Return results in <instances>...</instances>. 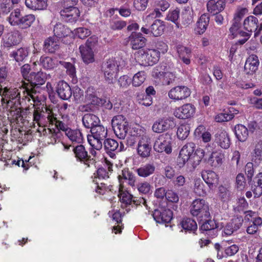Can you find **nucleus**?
Listing matches in <instances>:
<instances>
[{
  "instance_id": "f257e3e1",
  "label": "nucleus",
  "mask_w": 262,
  "mask_h": 262,
  "mask_svg": "<svg viewBox=\"0 0 262 262\" xmlns=\"http://www.w3.org/2000/svg\"><path fill=\"white\" fill-rule=\"evenodd\" d=\"M0 96L3 104H6V108L9 112L8 115L13 120H17L21 116L20 107V92L16 88H0Z\"/></svg>"
},
{
  "instance_id": "f03ea898",
  "label": "nucleus",
  "mask_w": 262,
  "mask_h": 262,
  "mask_svg": "<svg viewBox=\"0 0 262 262\" xmlns=\"http://www.w3.org/2000/svg\"><path fill=\"white\" fill-rule=\"evenodd\" d=\"M46 113L48 122L52 125H55L58 128L64 131L66 135L72 142L81 143L82 141L83 136L79 130L68 128L64 123L58 120L53 110L47 109Z\"/></svg>"
},
{
  "instance_id": "7ed1b4c3",
  "label": "nucleus",
  "mask_w": 262,
  "mask_h": 262,
  "mask_svg": "<svg viewBox=\"0 0 262 262\" xmlns=\"http://www.w3.org/2000/svg\"><path fill=\"white\" fill-rule=\"evenodd\" d=\"M125 66L124 61L119 58L109 59L103 69L105 80L108 83H114L119 70Z\"/></svg>"
},
{
  "instance_id": "20e7f679",
  "label": "nucleus",
  "mask_w": 262,
  "mask_h": 262,
  "mask_svg": "<svg viewBox=\"0 0 262 262\" xmlns=\"http://www.w3.org/2000/svg\"><path fill=\"white\" fill-rule=\"evenodd\" d=\"M91 135L87 136L90 145L96 150H100L102 147V143L107 135V129L103 126L96 125L91 130Z\"/></svg>"
},
{
  "instance_id": "39448f33",
  "label": "nucleus",
  "mask_w": 262,
  "mask_h": 262,
  "mask_svg": "<svg viewBox=\"0 0 262 262\" xmlns=\"http://www.w3.org/2000/svg\"><path fill=\"white\" fill-rule=\"evenodd\" d=\"M159 58L158 52L153 49H142L135 53L137 61L144 66H152L158 61Z\"/></svg>"
},
{
  "instance_id": "423d86ee",
  "label": "nucleus",
  "mask_w": 262,
  "mask_h": 262,
  "mask_svg": "<svg viewBox=\"0 0 262 262\" xmlns=\"http://www.w3.org/2000/svg\"><path fill=\"white\" fill-rule=\"evenodd\" d=\"M190 213L200 221L205 220L210 215L209 205L203 199H196L191 204Z\"/></svg>"
},
{
  "instance_id": "0eeeda50",
  "label": "nucleus",
  "mask_w": 262,
  "mask_h": 262,
  "mask_svg": "<svg viewBox=\"0 0 262 262\" xmlns=\"http://www.w3.org/2000/svg\"><path fill=\"white\" fill-rule=\"evenodd\" d=\"M30 66L28 64H24L21 68V73L23 78L25 81L21 80L19 83V87L20 89L23 90V93L26 99H28L29 101L32 99L33 101H35V93L33 92L32 89V84L30 83Z\"/></svg>"
},
{
  "instance_id": "6e6552de",
  "label": "nucleus",
  "mask_w": 262,
  "mask_h": 262,
  "mask_svg": "<svg viewBox=\"0 0 262 262\" xmlns=\"http://www.w3.org/2000/svg\"><path fill=\"white\" fill-rule=\"evenodd\" d=\"M112 124L116 136L120 139H124L128 130V123L127 119L122 115L114 117Z\"/></svg>"
},
{
  "instance_id": "1a4fd4ad",
  "label": "nucleus",
  "mask_w": 262,
  "mask_h": 262,
  "mask_svg": "<svg viewBox=\"0 0 262 262\" xmlns=\"http://www.w3.org/2000/svg\"><path fill=\"white\" fill-rule=\"evenodd\" d=\"M154 150L158 152H165L170 154L172 152V139L168 135H161L155 140Z\"/></svg>"
},
{
  "instance_id": "9d476101",
  "label": "nucleus",
  "mask_w": 262,
  "mask_h": 262,
  "mask_svg": "<svg viewBox=\"0 0 262 262\" xmlns=\"http://www.w3.org/2000/svg\"><path fill=\"white\" fill-rule=\"evenodd\" d=\"M196 113V107L191 103H185L173 109V116L180 119H187L193 118Z\"/></svg>"
},
{
  "instance_id": "9b49d317",
  "label": "nucleus",
  "mask_w": 262,
  "mask_h": 262,
  "mask_svg": "<svg viewBox=\"0 0 262 262\" xmlns=\"http://www.w3.org/2000/svg\"><path fill=\"white\" fill-rule=\"evenodd\" d=\"M176 125L175 119L172 117H165L157 119L153 124L152 129L156 133H161Z\"/></svg>"
},
{
  "instance_id": "f8f14e48",
  "label": "nucleus",
  "mask_w": 262,
  "mask_h": 262,
  "mask_svg": "<svg viewBox=\"0 0 262 262\" xmlns=\"http://www.w3.org/2000/svg\"><path fill=\"white\" fill-rule=\"evenodd\" d=\"M195 145L193 143H188L183 146L177 160V165L179 168L184 167L195 150Z\"/></svg>"
},
{
  "instance_id": "ddd939ff",
  "label": "nucleus",
  "mask_w": 262,
  "mask_h": 262,
  "mask_svg": "<svg viewBox=\"0 0 262 262\" xmlns=\"http://www.w3.org/2000/svg\"><path fill=\"white\" fill-rule=\"evenodd\" d=\"M224 159V154L220 150H215L206 154L205 161L212 167L219 168L223 164Z\"/></svg>"
},
{
  "instance_id": "4468645a",
  "label": "nucleus",
  "mask_w": 262,
  "mask_h": 262,
  "mask_svg": "<svg viewBox=\"0 0 262 262\" xmlns=\"http://www.w3.org/2000/svg\"><path fill=\"white\" fill-rule=\"evenodd\" d=\"M151 150V139L149 136L139 138L137 151L142 158H147L150 155Z\"/></svg>"
},
{
  "instance_id": "2eb2a0df",
  "label": "nucleus",
  "mask_w": 262,
  "mask_h": 262,
  "mask_svg": "<svg viewBox=\"0 0 262 262\" xmlns=\"http://www.w3.org/2000/svg\"><path fill=\"white\" fill-rule=\"evenodd\" d=\"M190 94V90L187 87L177 86L172 88L168 92V96L170 99L176 101L187 98Z\"/></svg>"
},
{
  "instance_id": "dca6fc26",
  "label": "nucleus",
  "mask_w": 262,
  "mask_h": 262,
  "mask_svg": "<svg viewBox=\"0 0 262 262\" xmlns=\"http://www.w3.org/2000/svg\"><path fill=\"white\" fill-rule=\"evenodd\" d=\"M170 7V4L167 0H159L156 4V8L154 10L147 15L143 20L145 22L149 23L151 20L162 16V12L165 11Z\"/></svg>"
},
{
  "instance_id": "f3484780",
  "label": "nucleus",
  "mask_w": 262,
  "mask_h": 262,
  "mask_svg": "<svg viewBox=\"0 0 262 262\" xmlns=\"http://www.w3.org/2000/svg\"><path fill=\"white\" fill-rule=\"evenodd\" d=\"M91 39L87 40L85 44L81 45L79 48V52L83 61L85 63H92L95 60L94 53L91 45Z\"/></svg>"
},
{
  "instance_id": "a211bd4d",
  "label": "nucleus",
  "mask_w": 262,
  "mask_h": 262,
  "mask_svg": "<svg viewBox=\"0 0 262 262\" xmlns=\"http://www.w3.org/2000/svg\"><path fill=\"white\" fill-rule=\"evenodd\" d=\"M62 18L66 21L75 22L77 20L80 16V11L78 8L73 6H64L60 11Z\"/></svg>"
},
{
  "instance_id": "6ab92c4d",
  "label": "nucleus",
  "mask_w": 262,
  "mask_h": 262,
  "mask_svg": "<svg viewBox=\"0 0 262 262\" xmlns=\"http://www.w3.org/2000/svg\"><path fill=\"white\" fill-rule=\"evenodd\" d=\"M225 0H208L206 4L208 12L216 15L222 12L226 7Z\"/></svg>"
},
{
  "instance_id": "aec40b11",
  "label": "nucleus",
  "mask_w": 262,
  "mask_h": 262,
  "mask_svg": "<svg viewBox=\"0 0 262 262\" xmlns=\"http://www.w3.org/2000/svg\"><path fill=\"white\" fill-rule=\"evenodd\" d=\"M202 177L210 189L216 187L219 183V176L213 171L205 170L203 171Z\"/></svg>"
},
{
  "instance_id": "412c9836",
  "label": "nucleus",
  "mask_w": 262,
  "mask_h": 262,
  "mask_svg": "<svg viewBox=\"0 0 262 262\" xmlns=\"http://www.w3.org/2000/svg\"><path fill=\"white\" fill-rule=\"evenodd\" d=\"M259 64L258 57L255 55H251L246 61L244 72L246 74L253 75L257 70Z\"/></svg>"
},
{
  "instance_id": "4be33fe9",
  "label": "nucleus",
  "mask_w": 262,
  "mask_h": 262,
  "mask_svg": "<svg viewBox=\"0 0 262 262\" xmlns=\"http://www.w3.org/2000/svg\"><path fill=\"white\" fill-rule=\"evenodd\" d=\"M73 150L77 160L83 162L86 167H89L92 164L93 161L88 157L87 151L83 145H78Z\"/></svg>"
},
{
  "instance_id": "5701e85b",
  "label": "nucleus",
  "mask_w": 262,
  "mask_h": 262,
  "mask_svg": "<svg viewBox=\"0 0 262 262\" xmlns=\"http://www.w3.org/2000/svg\"><path fill=\"white\" fill-rule=\"evenodd\" d=\"M152 215L154 220L157 223H169L172 219V212L170 209H156Z\"/></svg>"
},
{
  "instance_id": "b1692460",
  "label": "nucleus",
  "mask_w": 262,
  "mask_h": 262,
  "mask_svg": "<svg viewBox=\"0 0 262 262\" xmlns=\"http://www.w3.org/2000/svg\"><path fill=\"white\" fill-rule=\"evenodd\" d=\"M176 50L180 60L184 64L189 65L191 63V49L189 47L178 45L176 46Z\"/></svg>"
},
{
  "instance_id": "393cba45",
  "label": "nucleus",
  "mask_w": 262,
  "mask_h": 262,
  "mask_svg": "<svg viewBox=\"0 0 262 262\" xmlns=\"http://www.w3.org/2000/svg\"><path fill=\"white\" fill-rule=\"evenodd\" d=\"M215 141L223 148L227 149L230 147V139L228 133L225 130H220L216 133Z\"/></svg>"
},
{
  "instance_id": "a878e982",
  "label": "nucleus",
  "mask_w": 262,
  "mask_h": 262,
  "mask_svg": "<svg viewBox=\"0 0 262 262\" xmlns=\"http://www.w3.org/2000/svg\"><path fill=\"white\" fill-rule=\"evenodd\" d=\"M129 41L132 47L134 50L143 48L146 43V39L141 33L133 32L129 37Z\"/></svg>"
},
{
  "instance_id": "bb28decb",
  "label": "nucleus",
  "mask_w": 262,
  "mask_h": 262,
  "mask_svg": "<svg viewBox=\"0 0 262 262\" xmlns=\"http://www.w3.org/2000/svg\"><path fill=\"white\" fill-rule=\"evenodd\" d=\"M56 92L59 97L63 100H68L72 96V91L70 85L64 81H60L58 83Z\"/></svg>"
},
{
  "instance_id": "cd10ccee",
  "label": "nucleus",
  "mask_w": 262,
  "mask_h": 262,
  "mask_svg": "<svg viewBox=\"0 0 262 262\" xmlns=\"http://www.w3.org/2000/svg\"><path fill=\"white\" fill-rule=\"evenodd\" d=\"M118 181L119 182V187H124V182L127 183L130 186H134L136 181V178L134 174L128 169H124L122 170L121 174L118 176Z\"/></svg>"
},
{
  "instance_id": "c85d7f7f",
  "label": "nucleus",
  "mask_w": 262,
  "mask_h": 262,
  "mask_svg": "<svg viewBox=\"0 0 262 262\" xmlns=\"http://www.w3.org/2000/svg\"><path fill=\"white\" fill-rule=\"evenodd\" d=\"M243 220L240 217H235L228 223L224 229V233L226 235H231L234 232L239 229L242 226Z\"/></svg>"
},
{
  "instance_id": "c756f323",
  "label": "nucleus",
  "mask_w": 262,
  "mask_h": 262,
  "mask_svg": "<svg viewBox=\"0 0 262 262\" xmlns=\"http://www.w3.org/2000/svg\"><path fill=\"white\" fill-rule=\"evenodd\" d=\"M243 26L244 29L249 33L252 32H255L257 30L258 27V19L253 16L250 15L246 17L244 21Z\"/></svg>"
},
{
  "instance_id": "7c9ffc66",
  "label": "nucleus",
  "mask_w": 262,
  "mask_h": 262,
  "mask_svg": "<svg viewBox=\"0 0 262 262\" xmlns=\"http://www.w3.org/2000/svg\"><path fill=\"white\" fill-rule=\"evenodd\" d=\"M129 134L135 136L139 138H141L144 136H148L146 129L138 123H132L130 125Z\"/></svg>"
},
{
  "instance_id": "2f4dec72",
  "label": "nucleus",
  "mask_w": 262,
  "mask_h": 262,
  "mask_svg": "<svg viewBox=\"0 0 262 262\" xmlns=\"http://www.w3.org/2000/svg\"><path fill=\"white\" fill-rule=\"evenodd\" d=\"M239 22L234 21L233 24L229 29L230 35L232 38L237 37L238 36H245V39L242 42V43H244L249 37V33L244 32L240 30L239 29Z\"/></svg>"
},
{
  "instance_id": "473e14b6",
  "label": "nucleus",
  "mask_w": 262,
  "mask_h": 262,
  "mask_svg": "<svg viewBox=\"0 0 262 262\" xmlns=\"http://www.w3.org/2000/svg\"><path fill=\"white\" fill-rule=\"evenodd\" d=\"M59 49V41L57 37H50L44 42V50L46 52L54 53Z\"/></svg>"
},
{
  "instance_id": "72a5a7b5",
  "label": "nucleus",
  "mask_w": 262,
  "mask_h": 262,
  "mask_svg": "<svg viewBox=\"0 0 262 262\" xmlns=\"http://www.w3.org/2000/svg\"><path fill=\"white\" fill-rule=\"evenodd\" d=\"M50 76L43 72H38L37 73H31L30 74V83L31 82L35 85L43 84L48 77Z\"/></svg>"
},
{
  "instance_id": "f704fd0d",
  "label": "nucleus",
  "mask_w": 262,
  "mask_h": 262,
  "mask_svg": "<svg viewBox=\"0 0 262 262\" xmlns=\"http://www.w3.org/2000/svg\"><path fill=\"white\" fill-rule=\"evenodd\" d=\"M234 133L236 138L241 142H245L248 137V128L242 124H237L235 126Z\"/></svg>"
},
{
  "instance_id": "c9c22d12",
  "label": "nucleus",
  "mask_w": 262,
  "mask_h": 262,
  "mask_svg": "<svg viewBox=\"0 0 262 262\" xmlns=\"http://www.w3.org/2000/svg\"><path fill=\"white\" fill-rule=\"evenodd\" d=\"M25 4L32 10H43L47 7V0H26Z\"/></svg>"
},
{
  "instance_id": "e433bc0d",
  "label": "nucleus",
  "mask_w": 262,
  "mask_h": 262,
  "mask_svg": "<svg viewBox=\"0 0 262 262\" xmlns=\"http://www.w3.org/2000/svg\"><path fill=\"white\" fill-rule=\"evenodd\" d=\"M118 197L121 203L122 207L130 205L132 201V195L129 193L124 187H119Z\"/></svg>"
},
{
  "instance_id": "4c0bfd02",
  "label": "nucleus",
  "mask_w": 262,
  "mask_h": 262,
  "mask_svg": "<svg viewBox=\"0 0 262 262\" xmlns=\"http://www.w3.org/2000/svg\"><path fill=\"white\" fill-rule=\"evenodd\" d=\"M99 121V118L95 115L91 114H85L82 118V122L86 128H91L97 125Z\"/></svg>"
},
{
  "instance_id": "58836bf2",
  "label": "nucleus",
  "mask_w": 262,
  "mask_h": 262,
  "mask_svg": "<svg viewBox=\"0 0 262 262\" xmlns=\"http://www.w3.org/2000/svg\"><path fill=\"white\" fill-rule=\"evenodd\" d=\"M165 29V25L163 21L157 19L150 27L151 33L154 36H160L164 32Z\"/></svg>"
},
{
  "instance_id": "ea45409f",
  "label": "nucleus",
  "mask_w": 262,
  "mask_h": 262,
  "mask_svg": "<svg viewBox=\"0 0 262 262\" xmlns=\"http://www.w3.org/2000/svg\"><path fill=\"white\" fill-rule=\"evenodd\" d=\"M155 170V167L153 164H146L137 169L136 171L140 177L145 178L154 173Z\"/></svg>"
},
{
  "instance_id": "a19ab883",
  "label": "nucleus",
  "mask_w": 262,
  "mask_h": 262,
  "mask_svg": "<svg viewBox=\"0 0 262 262\" xmlns=\"http://www.w3.org/2000/svg\"><path fill=\"white\" fill-rule=\"evenodd\" d=\"M209 21V18L205 14L202 15L196 23V31L200 34L206 31Z\"/></svg>"
},
{
  "instance_id": "79ce46f5",
  "label": "nucleus",
  "mask_w": 262,
  "mask_h": 262,
  "mask_svg": "<svg viewBox=\"0 0 262 262\" xmlns=\"http://www.w3.org/2000/svg\"><path fill=\"white\" fill-rule=\"evenodd\" d=\"M190 132V125L187 122H183L179 124L177 135L181 140H185L189 135Z\"/></svg>"
},
{
  "instance_id": "37998d69",
  "label": "nucleus",
  "mask_w": 262,
  "mask_h": 262,
  "mask_svg": "<svg viewBox=\"0 0 262 262\" xmlns=\"http://www.w3.org/2000/svg\"><path fill=\"white\" fill-rule=\"evenodd\" d=\"M21 17L20 10L17 8L10 13L8 20L12 26H19Z\"/></svg>"
},
{
  "instance_id": "c03bdc74",
  "label": "nucleus",
  "mask_w": 262,
  "mask_h": 262,
  "mask_svg": "<svg viewBox=\"0 0 262 262\" xmlns=\"http://www.w3.org/2000/svg\"><path fill=\"white\" fill-rule=\"evenodd\" d=\"M40 63L42 67L47 70L53 69L57 65V61L49 56H41Z\"/></svg>"
},
{
  "instance_id": "a18cd8bd",
  "label": "nucleus",
  "mask_w": 262,
  "mask_h": 262,
  "mask_svg": "<svg viewBox=\"0 0 262 262\" xmlns=\"http://www.w3.org/2000/svg\"><path fill=\"white\" fill-rule=\"evenodd\" d=\"M70 32V30L61 24H56L54 28L55 37H57V38L65 37L67 36Z\"/></svg>"
},
{
  "instance_id": "49530a36",
  "label": "nucleus",
  "mask_w": 262,
  "mask_h": 262,
  "mask_svg": "<svg viewBox=\"0 0 262 262\" xmlns=\"http://www.w3.org/2000/svg\"><path fill=\"white\" fill-rule=\"evenodd\" d=\"M146 78L145 73L143 71H140L135 74L132 79V85L134 86L138 87L141 85L145 81Z\"/></svg>"
},
{
  "instance_id": "de8ad7c7",
  "label": "nucleus",
  "mask_w": 262,
  "mask_h": 262,
  "mask_svg": "<svg viewBox=\"0 0 262 262\" xmlns=\"http://www.w3.org/2000/svg\"><path fill=\"white\" fill-rule=\"evenodd\" d=\"M35 19V16L33 14H28L22 16L18 26L22 29L28 28L31 26Z\"/></svg>"
},
{
  "instance_id": "09e8293b",
  "label": "nucleus",
  "mask_w": 262,
  "mask_h": 262,
  "mask_svg": "<svg viewBox=\"0 0 262 262\" xmlns=\"http://www.w3.org/2000/svg\"><path fill=\"white\" fill-rule=\"evenodd\" d=\"M181 224L183 229L186 231H194L197 229V224L196 222L190 219H186L183 220L181 222Z\"/></svg>"
},
{
  "instance_id": "8fccbe9b",
  "label": "nucleus",
  "mask_w": 262,
  "mask_h": 262,
  "mask_svg": "<svg viewBox=\"0 0 262 262\" xmlns=\"http://www.w3.org/2000/svg\"><path fill=\"white\" fill-rule=\"evenodd\" d=\"M28 55V51L27 49L25 48H20L11 54V56L14 57L15 60L18 62L24 60Z\"/></svg>"
},
{
  "instance_id": "3c124183",
  "label": "nucleus",
  "mask_w": 262,
  "mask_h": 262,
  "mask_svg": "<svg viewBox=\"0 0 262 262\" xmlns=\"http://www.w3.org/2000/svg\"><path fill=\"white\" fill-rule=\"evenodd\" d=\"M204 187V184L200 178L194 180L193 190L196 194L199 195H206V191Z\"/></svg>"
},
{
  "instance_id": "603ef678",
  "label": "nucleus",
  "mask_w": 262,
  "mask_h": 262,
  "mask_svg": "<svg viewBox=\"0 0 262 262\" xmlns=\"http://www.w3.org/2000/svg\"><path fill=\"white\" fill-rule=\"evenodd\" d=\"M72 33L79 38L84 39L91 34V31L87 28L80 27L74 30Z\"/></svg>"
},
{
  "instance_id": "864d4df0",
  "label": "nucleus",
  "mask_w": 262,
  "mask_h": 262,
  "mask_svg": "<svg viewBox=\"0 0 262 262\" xmlns=\"http://www.w3.org/2000/svg\"><path fill=\"white\" fill-rule=\"evenodd\" d=\"M217 195L219 198L223 201L228 200L230 196V194L228 188L222 185L218 187Z\"/></svg>"
},
{
  "instance_id": "5fc2aeb1",
  "label": "nucleus",
  "mask_w": 262,
  "mask_h": 262,
  "mask_svg": "<svg viewBox=\"0 0 262 262\" xmlns=\"http://www.w3.org/2000/svg\"><path fill=\"white\" fill-rule=\"evenodd\" d=\"M104 147L107 152L114 151L118 149L119 144L115 140L108 139L104 142Z\"/></svg>"
},
{
  "instance_id": "6e6d98bb",
  "label": "nucleus",
  "mask_w": 262,
  "mask_h": 262,
  "mask_svg": "<svg viewBox=\"0 0 262 262\" xmlns=\"http://www.w3.org/2000/svg\"><path fill=\"white\" fill-rule=\"evenodd\" d=\"M68 104L66 103L62 104L59 107L58 111L63 121L68 122L69 120Z\"/></svg>"
},
{
  "instance_id": "4d7b16f0",
  "label": "nucleus",
  "mask_w": 262,
  "mask_h": 262,
  "mask_svg": "<svg viewBox=\"0 0 262 262\" xmlns=\"http://www.w3.org/2000/svg\"><path fill=\"white\" fill-rule=\"evenodd\" d=\"M253 157L255 160L262 161V141H259L255 144L254 149Z\"/></svg>"
},
{
  "instance_id": "13d9d810",
  "label": "nucleus",
  "mask_w": 262,
  "mask_h": 262,
  "mask_svg": "<svg viewBox=\"0 0 262 262\" xmlns=\"http://www.w3.org/2000/svg\"><path fill=\"white\" fill-rule=\"evenodd\" d=\"M219 227L214 220H208L202 225L201 229L204 231H210Z\"/></svg>"
},
{
  "instance_id": "bf43d9fd",
  "label": "nucleus",
  "mask_w": 262,
  "mask_h": 262,
  "mask_svg": "<svg viewBox=\"0 0 262 262\" xmlns=\"http://www.w3.org/2000/svg\"><path fill=\"white\" fill-rule=\"evenodd\" d=\"M248 9L246 8L237 7L234 14L233 21L240 22L242 18L248 13Z\"/></svg>"
},
{
  "instance_id": "052dcab7",
  "label": "nucleus",
  "mask_w": 262,
  "mask_h": 262,
  "mask_svg": "<svg viewBox=\"0 0 262 262\" xmlns=\"http://www.w3.org/2000/svg\"><path fill=\"white\" fill-rule=\"evenodd\" d=\"M151 185L147 182L139 183L137 185L138 191L143 194H147L151 191Z\"/></svg>"
},
{
  "instance_id": "680f3d73",
  "label": "nucleus",
  "mask_w": 262,
  "mask_h": 262,
  "mask_svg": "<svg viewBox=\"0 0 262 262\" xmlns=\"http://www.w3.org/2000/svg\"><path fill=\"white\" fill-rule=\"evenodd\" d=\"M233 119L232 115H228V113H222L216 115L214 119L217 122L229 121Z\"/></svg>"
},
{
  "instance_id": "e2e57ef3",
  "label": "nucleus",
  "mask_w": 262,
  "mask_h": 262,
  "mask_svg": "<svg viewBox=\"0 0 262 262\" xmlns=\"http://www.w3.org/2000/svg\"><path fill=\"white\" fill-rule=\"evenodd\" d=\"M180 10L178 8L170 10L167 15L166 19L173 23H176L179 18Z\"/></svg>"
},
{
  "instance_id": "0e129e2a",
  "label": "nucleus",
  "mask_w": 262,
  "mask_h": 262,
  "mask_svg": "<svg viewBox=\"0 0 262 262\" xmlns=\"http://www.w3.org/2000/svg\"><path fill=\"white\" fill-rule=\"evenodd\" d=\"M19 41L18 35L16 33L9 34L5 44L7 47L16 45Z\"/></svg>"
},
{
  "instance_id": "69168bd1",
  "label": "nucleus",
  "mask_w": 262,
  "mask_h": 262,
  "mask_svg": "<svg viewBox=\"0 0 262 262\" xmlns=\"http://www.w3.org/2000/svg\"><path fill=\"white\" fill-rule=\"evenodd\" d=\"M60 63L67 69L68 74L73 77L75 76L76 70L73 64L64 61H60Z\"/></svg>"
},
{
  "instance_id": "338daca9",
  "label": "nucleus",
  "mask_w": 262,
  "mask_h": 262,
  "mask_svg": "<svg viewBox=\"0 0 262 262\" xmlns=\"http://www.w3.org/2000/svg\"><path fill=\"white\" fill-rule=\"evenodd\" d=\"M162 75L163 80L167 84H169L174 81L176 77L175 74L169 71L163 72Z\"/></svg>"
},
{
  "instance_id": "774afa93",
  "label": "nucleus",
  "mask_w": 262,
  "mask_h": 262,
  "mask_svg": "<svg viewBox=\"0 0 262 262\" xmlns=\"http://www.w3.org/2000/svg\"><path fill=\"white\" fill-rule=\"evenodd\" d=\"M168 46L166 43L163 41H160L156 43L155 50L158 52L159 57L161 54H165L168 51Z\"/></svg>"
}]
</instances>
